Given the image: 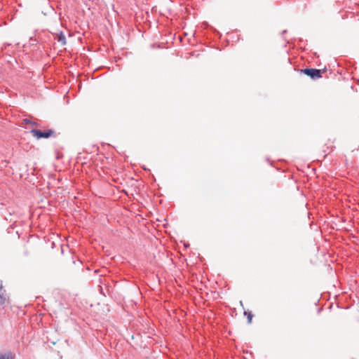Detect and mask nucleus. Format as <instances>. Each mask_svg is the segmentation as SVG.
Returning <instances> with one entry per match:
<instances>
[{
  "instance_id": "f257e3e1",
  "label": "nucleus",
  "mask_w": 359,
  "mask_h": 359,
  "mask_svg": "<svg viewBox=\"0 0 359 359\" xmlns=\"http://www.w3.org/2000/svg\"><path fill=\"white\" fill-rule=\"evenodd\" d=\"M30 133L34 137H36L38 140L42 138L47 139L55 134V131L52 129H47L44 131H41L38 129H32L30 130Z\"/></svg>"
},
{
  "instance_id": "f03ea898",
  "label": "nucleus",
  "mask_w": 359,
  "mask_h": 359,
  "mask_svg": "<svg viewBox=\"0 0 359 359\" xmlns=\"http://www.w3.org/2000/svg\"><path fill=\"white\" fill-rule=\"evenodd\" d=\"M300 72L312 79H317L322 77V71L314 68H305L300 69Z\"/></svg>"
},
{
  "instance_id": "7ed1b4c3",
  "label": "nucleus",
  "mask_w": 359,
  "mask_h": 359,
  "mask_svg": "<svg viewBox=\"0 0 359 359\" xmlns=\"http://www.w3.org/2000/svg\"><path fill=\"white\" fill-rule=\"evenodd\" d=\"M57 41L62 46L66 45V43H67L66 38H65V34L62 32L59 34H57Z\"/></svg>"
},
{
  "instance_id": "20e7f679",
  "label": "nucleus",
  "mask_w": 359,
  "mask_h": 359,
  "mask_svg": "<svg viewBox=\"0 0 359 359\" xmlns=\"http://www.w3.org/2000/svg\"><path fill=\"white\" fill-rule=\"evenodd\" d=\"M7 301V296L4 292L0 293V304H4Z\"/></svg>"
},
{
  "instance_id": "39448f33",
  "label": "nucleus",
  "mask_w": 359,
  "mask_h": 359,
  "mask_svg": "<svg viewBox=\"0 0 359 359\" xmlns=\"http://www.w3.org/2000/svg\"><path fill=\"white\" fill-rule=\"evenodd\" d=\"M23 122L25 123H27V124H28V123L31 124L32 126H38V123L36 122L32 121H31V120H29L28 118H25L23 120Z\"/></svg>"
},
{
  "instance_id": "423d86ee",
  "label": "nucleus",
  "mask_w": 359,
  "mask_h": 359,
  "mask_svg": "<svg viewBox=\"0 0 359 359\" xmlns=\"http://www.w3.org/2000/svg\"><path fill=\"white\" fill-rule=\"evenodd\" d=\"M0 359H13V357L11 353H5L0 355Z\"/></svg>"
},
{
  "instance_id": "0eeeda50",
  "label": "nucleus",
  "mask_w": 359,
  "mask_h": 359,
  "mask_svg": "<svg viewBox=\"0 0 359 359\" xmlns=\"http://www.w3.org/2000/svg\"><path fill=\"white\" fill-rule=\"evenodd\" d=\"M252 315L250 313H248V323H250L251 321H252Z\"/></svg>"
},
{
  "instance_id": "6e6552de",
  "label": "nucleus",
  "mask_w": 359,
  "mask_h": 359,
  "mask_svg": "<svg viewBox=\"0 0 359 359\" xmlns=\"http://www.w3.org/2000/svg\"><path fill=\"white\" fill-rule=\"evenodd\" d=\"M189 246V244H188V243H187H187H184V247H185V248H188Z\"/></svg>"
},
{
  "instance_id": "1a4fd4ad",
  "label": "nucleus",
  "mask_w": 359,
  "mask_h": 359,
  "mask_svg": "<svg viewBox=\"0 0 359 359\" xmlns=\"http://www.w3.org/2000/svg\"><path fill=\"white\" fill-rule=\"evenodd\" d=\"M285 33H287V30H286V29H285V30H283V31L282 32V34H285Z\"/></svg>"
},
{
  "instance_id": "9d476101",
  "label": "nucleus",
  "mask_w": 359,
  "mask_h": 359,
  "mask_svg": "<svg viewBox=\"0 0 359 359\" xmlns=\"http://www.w3.org/2000/svg\"><path fill=\"white\" fill-rule=\"evenodd\" d=\"M2 288H3V286H2V285L1 284V285H0V290H1V289H2Z\"/></svg>"
},
{
  "instance_id": "9b49d317",
  "label": "nucleus",
  "mask_w": 359,
  "mask_h": 359,
  "mask_svg": "<svg viewBox=\"0 0 359 359\" xmlns=\"http://www.w3.org/2000/svg\"><path fill=\"white\" fill-rule=\"evenodd\" d=\"M356 150H357V151H358V150H359V146H358V148Z\"/></svg>"
}]
</instances>
